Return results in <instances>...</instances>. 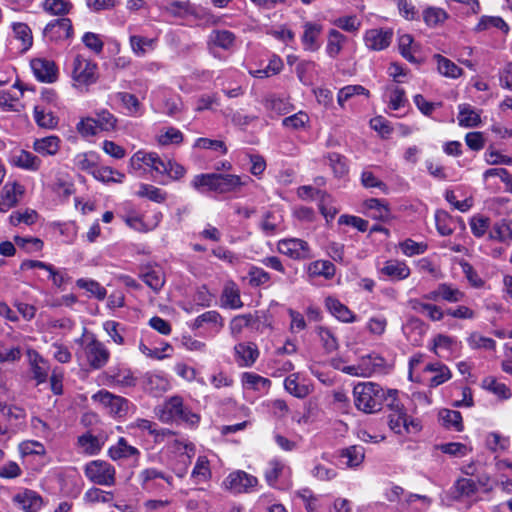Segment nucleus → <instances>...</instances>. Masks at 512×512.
I'll use <instances>...</instances> for the list:
<instances>
[{"label":"nucleus","instance_id":"nucleus-32","mask_svg":"<svg viewBox=\"0 0 512 512\" xmlns=\"http://www.w3.org/2000/svg\"><path fill=\"white\" fill-rule=\"evenodd\" d=\"M346 41L347 38L345 35L336 29H331L327 35V44L325 48L327 55L332 59L337 58L342 52Z\"/></svg>","mask_w":512,"mask_h":512},{"label":"nucleus","instance_id":"nucleus-63","mask_svg":"<svg viewBox=\"0 0 512 512\" xmlns=\"http://www.w3.org/2000/svg\"><path fill=\"white\" fill-rule=\"evenodd\" d=\"M145 385L151 392H164L168 389L169 382L160 374L147 373L145 376Z\"/></svg>","mask_w":512,"mask_h":512},{"label":"nucleus","instance_id":"nucleus-24","mask_svg":"<svg viewBox=\"0 0 512 512\" xmlns=\"http://www.w3.org/2000/svg\"><path fill=\"white\" fill-rule=\"evenodd\" d=\"M381 274L392 280H404L411 274V270L405 262L399 260H388L380 269Z\"/></svg>","mask_w":512,"mask_h":512},{"label":"nucleus","instance_id":"nucleus-26","mask_svg":"<svg viewBox=\"0 0 512 512\" xmlns=\"http://www.w3.org/2000/svg\"><path fill=\"white\" fill-rule=\"evenodd\" d=\"M14 501L26 512H37L43 505L41 496L32 490L18 493L15 495Z\"/></svg>","mask_w":512,"mask_h":512},{"label":"nucleus","instance_id":"nucleus-62","mask_svg":"<svg viewBox=\"0 0 512 512\" xmlns=\"http://www.w3.org/2000/svg\"><path fill=\"white\" fill-rule=\"evenodd\" d=\"M113 499V493L108 491H103L100 488L92 487L88 489L83 497L85 503L95 504V503H107Z\"/></svg>","mask_w":512,"mask_h":512},{"label":"nucleus","instance_id":"nucleus-43","mask_svg":"<svg viewBox=\"0 0 512 512\" xmlns=\"http://www.w3.org/2000/svg\"><path fill=\"white\" fill-rule=\"evenodd\" d=\"M135 194L139 198H147L155 203H163L167 199V193L165 191L154 185L145 183L139 185V189Z\"/></svg>","mask_w":512,"mask_h":512},{"label":"nucleus","instance_id":"nucleus-22","mask_svg":"<svg viewBox=\"0 0 512 512\" xmlns=\"http://www.w3.org/2000/svg\"><path fill=\"white\" fill-rule=\"evenodd\" d=\"M221 306L229 309H240L243 307V302L240 297V289L238 285L230 280L224 284L221 297Z\"/></svg>","mask_w":512,"mask_h":512},{"label":"nucleus","instance_id":"nucleus-15","mask_svg":"<svg viewBox=\"0 0 512 512\" xmlns=\"http://www.w3.org/2000/svg\"><path fill=\"white\" fill-rule=\"evenodd\" d=\"M35 77L45 83H53L57 80L58 69L52 60L45 58L33 59L30 63Z\"/></svg>","mask_w":512,"mask_h":512},{"label":"nucleus","instance_id":"nucleus-45","mask_svg":"<svg viewBox=\"0 0 512 512\" xmlns=\"http://www.w3.org/2000/svg\"><path fill=\"white\" fill-rule=\"evenodd\" d=\"M491 28H496L504 33H507L509 31L508 24L499 16H482L478 22V24L475 26L474 31L475 32H483L486 30H489Z\"/></svg>","mask_w":512,"mask_h":512},{"label":"nucleus","instance_id":"nucleus-21","mask_svg":"<svg viewBox=\"0 0 512 512\" xmlns=\"http://www.w3.org/2000/svg\"><path fill=\"white\" fill-rule=\"evenodd\" d=\"M303 35L301 41L307 51H317L320 47L318 38L320 37L323 26L315 22H305L303 25Z\"/></svg>","mask_w":512,"mask_h":512},{"label":"nucleus","instance_id":"nucleus-60","mask_svg":"<svg viewBox=\"0 0 512 512\" xmlns=\"http://www.w3.org/2000/svg\"><path fill=\"white\" fill-rule=\"evenodd\" d=\"M94 119L101 131H112L116 128L117 118L106 109L97 111Z\"/></svg>","mask_w":512,"mask_h":512},{"label":"nucleus","instance_id":"nucleus-39","mask_svg":"<svg viewBox=\"0 0 512 512\" xmlns=\"http://www.w3.org/2000/svg\"><path fill=\"white\" fill-rule=\"evenodd\" d=\"M14 38L21 42V50L23 52L29 50L33 44V35L30 27L23 22L12 23Z\"/></svg>","mask_w":512,"mask_h":512},{"label":"nucleus","instance_id":"nucleus-41","mask_svg":"<svg viewBox=\"0 0 512 512\" xmlns=\"http://www.w3.org/2000/svg\"><path fill=\"white\" fill-rule=\"evenodd\" d=\"M400 54L410 63H418L415 53L418 51V45L414 43L410 34H403L398 38Z\"/></svg>","mask_w":512,"mask_h":512},{"label":"nucleus","instance_id":"nucleus-8","mask_svg":"<svg viewBox=\"0 0 512 512\" xmlns=\"http://www.w3.org/2000/svg\"><path fill=\"white\" fill-rule=\"evenodd\" d=\"M279 253L293 260H308L313 257L312 250L307 241L300 238L281 239L277 243Z\"/></svg>","mask_w":512,"mask_h":512},{"label":"nucleus","instance_id":"nucleus-4","mask_svg":"<svg viewBox=\"0 0 512 512\" xmlns=\"http://www.w3.org/2000/svg\"><path fill=\"white\" fill-rule=\"evenodd\" d=\"M83 472L85 477L95 485L112 487L116 484V469L107 461H90L85 464Z\"/></svg>","mask_w":512,"mask_h":512},{"label":"nucleus","instance_id":"nucleus-12","mask_svg":"<svg viewBox=\"0 0 512 512\" xmlns=\"http://www.w3.org/2000/svg\"><path fill=\"white\" fill-rule=\"evenodd\" d=\"M253 182L249 176L217 173V194L240 193L242 188Z\"/></svg>","mask_w":512,"mask_h":512},{"label":"nucleus","instance_id":"nucleus-6","mask_svg":"<svg viewBox=\"0 0 512 512\" xmlns=\"http://www.w3.org/2000/svg\"><path fill=\"white\" fill-rule=\"evenodd\" d=\"M92 400L103 406L113 417H125L128 414L130 401L107 390H100L92 396Z\"/></svg>","mask_w":512,"mask_h":512},{"label":"nucleus","instance_id":"nucleus-34","mask_svg":"<svg viewBox=\"0 0 512 512\" xmlns=\"http://www.w3.org/2000/svg\"><path fill=\"white\" fill-rule=\"evenodd\" d=\"M489 237L503 243L512 242V219H501L496 222L489 233Z\"/></svg>","mask_w":512,"mask_h":512},{"label":"nucleus","instance_id":"nucleus-2","mask_svg":"<svg viewBox=\"0 0 512 512\" xmlns=\"http://www.w3.org/2000/svg\"><path fill=\"white\" fill-rule=\"evenodd\" d=\"M156 414L163 423L177 422L196 427L200 422V415L186 406L180 396L167 399L156 409Z\"/></svg>","mask_w":512,"mask_h":512},{"label":"nucleus","instance_id":"nucleus-52","mask_svg":"<svg viewBox=\"0 0 512 512\" xmlns=\"http://www.w3.org/2000/svg\"><path fill=\"white\" fill-rule=\"evenodd\" d=\"M110 382L121 387H133L136 385V377L133 372L127 368L117 369L110 375Z\"/></svg>","mask_w":512,"mask_h":512},{"label":"nucleus","instance_id":"nucleus-23","mask_svg":"<svg viewBox=\"0 0 512 512\" xmlns=\"http://www.w3.org/2000/svg\"><path fill=\"white\" fill-rule=\"evenodd\" d=\"M11 163L19 168L37 171L41 166V159L26 150L15 151L11 156Z\"/></svg>","mask_w":512,"mask_h":512},{"label":"nucleus","instance_id":"nucleus-1","mask_svg":"<svg viewBox=\"0 0 512 512\" xmlns=\"http://www.w3.org/2000/svg\"><path fill=\"white\" fill-rule=\"evenodd\" d=\"M398 393L396 389H384L374 382H360L353 388L354 404L364 413H376Z\"/></svg>","mask_w":512,"mask_h":512},{"label":"nucleus","instance_id":"nucleus-46","mask_svg":"<svg viewBox=\"0 0 512 512\" xmlns=\"http://www.w3.org/2000/svg\"><path fill=\"white\" fill-rule=\"evenodd\" d=\"M335 266L328 260H316L310 263L308 272L313 277L322 276L326 279H331L335 275Z\"/></svg>","mask_w":512,"mask_h":512},{"label":"nucleus","instance_id":"nucleus-18","mask_svg":"<svg viewBox=\"0 0 512 512\" xmlns=\"http://www.w3.org/2000/svg\"><path fill=\"white\" fill-rule=\"evenodd\" d=\"M427 373L433 374L430 378L425 379L431 388L447 382L452 377L450 369L439 361L426 364L423 369L424 376Z\"/></svg>","mask_w":512,"mask_h":512},{"label":"nucleus","instance_id":"nucleus-10","mask_svg":"<svg viewBox=\"0 0 512 512\" xmlns=\"http://www.w3.org/2000/svg\"><path fill=\"white\" fill-rule=\"evenodd\" d=\"M138 480L142 490L148 493H155L163 489L159 480H164L169 486L173 484L172 476L166 475L155 468L142 470L138 475Z\"/></svg>","mask_w":512,"mask_h":512},{"label":"nucleus","instance_id":"nucleus-20","mask_svg":"<svg viewBox=\"0 0 512 512\" xmlns=\"http://www.w3.org/2000/svg\"><path fill=\"white\" fill-rule=\"evenodd\" d=\"M236 362L240 367H251L259 357V350L255 343L242 342L234 347Z\"/></svg>","mask_w":512,"mask_h":512},{"label":"nucleus","instance_id":"nucleus-50","mask_svg":"<svg viewBox=\"0 0 512 512\" xmlns=\"http://www.w3.org/2000/svg\"><path fill=\"white\" fill-rule=\"evenodd\" d=\"M23 192V187L16 182L5 184L2 190V200L6 205L4 208L10 210L15 207L18 203V196L22 195Z\"/></svg>","mask_w":512,"mask_h":512},{"label":"nucleus","instance_id":"nucleus-3","mask_svg":"<svg viewBox=\"0 0 512 512\" xmlns=\"http://www.w3.org/2000/svg\"><path fill=\"white\" fill-rule=\"evenodd\" d=\"M386 407L389 410L388 426L394 433L404 435L421 430L419 421L407 414V410L398 398V395L392 396L390 401L386 403Z\"/></svg>","mask_w":512,"mask_h":512},{"label":"nucleus","instance_id":"nucleus-37","mask_svg":"<svg viewBox=\"0 0 512 512\" xmlns=\"http://www.w3.org/2000/svg\"><path fill=\"white\" fill-rule=\"evenodd\" d=\"M212 473L210 469L209 460L206 456H199L195 466L191 472V480L195 484L208 482L211 479Z\"/></svg>","mask_w":512,"mask_h":512},{"label":"nucleus","instance_id":"nucleus-61","mask_svg":"<svg viewBox=\"0 0 512 512\" xmlns=\"http://www.w3.org/2000/svg\"><path fill=\"white\" fill-rule=\"evenodd\" d=\"M96 160L97 156L93 152L81 153L75 157L74 163L79 170L88 172L93 175V171H95L97 167Z\"/></svg>","mask_w":512,"mask_h":512},{"label":"nucleus","instance_id":"nucleus-48","mask_svg":"<svg viewBox=\"0 0 512 512\" xmlns=\"http://www.w3.org/2000/svg\"><path fill=\"white\" fill-rule=\"evenodd\" d=\"M340 457L346 459V466L353 468L359 466L365 457L364 448L359 445L350 446L341 450Z\"/></svg>","mask_w":512,"mask_h":512},{"label":"nucleus","instance_id":"nucleus-19","mask_svg":"<svg viewBox=\"0 0 512 512\" xmlns=\"http://www.w3.org/2000/svg\"><path fill=\"white\" fill-rule=\"evenodd\" d=\"M108 455L114 461L121 459H134V466H137L140 451L136 447L129 445L124 437H120L117 443L109 448Z\"/></svg>","mask_w":512,"mask_h":512},{"label":"nucleus","instance_id":"nucleus-9","mask_svg":"<svg viewBox=\"0 0 512 512\" xmlns=\"http://www.w3.org/2000/svg\"><path fill=\"white\" fill-rule=\"evenodd\" d=\"M130 168L134 172L154 171L157 174L165 171L164 159L155 152L137 151L129 161Z\"/></svg>","mask_w":512,"mask_h":512},{"label":"nucleus","instance_id":"nucleus-57","mask_svg":"<svg viewBox=\"0 0 512 512\" xmlns=\"http://www.w3.org/2000/svg\"><path fill=\"white\" fill-rule=\"evenodd\" d=\"M360 371L365 373L363 377H370L377 368L382 367L383 358L378 355H367L360 359L358 362Z\"/></svg>","mask_w":512,"mask_h":512},{"label":"nucleus","instance_id":"nucleus-14","mask_svg":"<svg viewBox=\"0 0 512 512\" xmlns=\"http://www.w3.org/2000/svg\"><path fill=\"white\" fill-rule=\"evenodd\" d=\"M392 38V29L373 28L365 32L364 42L368 49L381 51L389 47L392 42Z\"/></svg>","mask_w":512,"mask_h":512},{"label":"nucleus","instance_id":"nucleus-27","mask_svg":"<svg viewBox=\"0 0 512 512\" xmlns=\"http://www.w3.org/2000/svg\"><path fill=\"white\" fill-rule=\"evenodd\" d=\"M191 187L201 194L216 193L217 173H202L195 175L190 183Z\"/></svg>","mask_w":512,"mask_h":512},{"label":"nucleus","instance_id":"nucleus-64","mask_svg":"<svg viewBox=\"0 0 512 512\" xmlns=\"http://www.w3.org/2000/svg\"><path fill=\"white\" fill-rule=\"evenodd\" d=\"M211 41L222 49H230L235 43V35L228 30H216L211 34Z\"/></svg>","mask_w":512,"mask_h":512},{"label":"nucleus","instance_id":"nucleus-51","mask_svg":"<svg viewBox=\"0 0 512 512\" xmlns=\"http://www.w3.org/2000/svg\"><path fill=\"white\" fill-rule=\"evenodd\" d=\"M441 300L448 303H459L464 300L466 294L452 283H440Z\"/></svg>","mask_w":512,"mask_h":512},{"label":"nucleus","instance_id":"nucleus-36","mask_svg":"<svg viewBox=\"0 0 512 512\" xmlns=\"http://www.w3.org/2000/svg\"><path fill=\"white\" fill-rule=\"evenodd\" d=\"M480 122V114L471 105H459L458 124L461 127H476L480 124Z\"/></svg>","mask_w":512,"mask_h":512},{"label":"nucleus","instance_id":"nucleus-56","mask_svg":"<svg viewBox=\"0 0 512 512\" xmlns=\"http://www.w3.org/2000/svg\"><path fill=\"white\" fill-rule=\"evenodd\" d=\"M467 343L471 349L495 350L496 341L492 338L485 337L478 332H472L467 337Z\"/></svg>","mask_w":512,"mask_h":512},{"label":"nucleus","instance_id":"nucleus-53","mask_svg":"<svg viewBox=\"0 0 512 512\" xmlns=\"http://www.w3.org/2000/svg\"><path fill=\"white\" fill-rule=\"evenodd\" d=\"M356 95L370 96L369 91L362 85H347L341 88L337 95L338 104L343 107L344 103Z\"/></svg>","mask_w":512,"mask_h":512},{"label":"nucleus","instance_id":"nucleus-29","mask_svg":"<svg viewBox=\"0 0 512 512\" xmlns=\"http://www.w3.org/2000/svg\"><path fill=\"white\" fill-rule=\"evenodd\" d=\"M60 143L61 140L58 136L51 135L36 139L33 143V149L42 156H53L58 153Z\"/></svg>","mask_w":512,"mask_h":512},{"label":"nucleus","instance_id":"nucleus-49","mask_svg":"<svg viewBox=\"0 0 512 512\" xmlns=\"http://www.w3.org/2000/svg\"><path fill=\"white\" fill-rule=\"evenodd\" d=\"M439 419L442 425L448 429L463 430L462 416L459 411L443 409L439 412Z\"/></svg>","mask_w":512,"mask_h":512},{"label":"nucleus","instance_id":"nucleus-30","mask_svg":"<svg viewBox=\"0 0 512 512\" xmlns=\"http://www.w3.org/2000/svg\"><path fill=\"white\" fill-rule=\"evenodd\" d=\"M77 443L85 454L93 456L101 451L104 445V439L100 436L92 435L91 433H85L78 437Z\"/></svg>","mask_w":512,"mask_h":512},{"label":"nucleus","instance_id":"nucleus-54","mask_svg":"<svg viewBox=\"0 0 512 512\" xmlns=\"http://www.w3.org/2000/svg\"><path fill=\"white\" fill-rule=\"evenodd\" d=\"M42 7L50 15L64 16L69 13L72 4L66 0H45Z\"/></svg>","mask_w":512,"mask_h":512},{"label":"nucleus","instance_id":"nucleus-59","mask_svg":"<svg viewBox=\"0 0 512 512\" xmlns=\"http://www.w3.org/2000/svg\"><path fill=\"white\" fill-rule=\"evenodd\" d=\"M34 119L38 126L45 129H53L58 124V119L52 112H46L39 106L34 108Z\"/></svg>","mask_w":512,"mask_h":512},{"label":"nucleus","instance_id":"nucleus-25","mask_svg":"<svg viewBox=\"0 0 512 512\" xmlns=\"http://www.w3.org/2000/svg\"><path fill=\"white\" fill-rule=\"evenodd\" d=\"M285 390L296 398H305L313 391V386L299 381V374L292 373L284 380Z\"/></svg>","mask_w":512,"mask_h":512},{"label":"nucleus","instance_id":"nucleus-13","mask_svg":"<svg viewBox=\"0 0 512 512\" xmlns=\"http://www.w3.org/2000/svg\"><path fill=\"white\" fill-rule=\"evenodd\" d=\"M44 36L53 42L68 40L73 36V26L69 18H59L49 22L44 28Z\"/></svg>","mask_w":512,"mask_h":512},{"label":"nucleus","instance_id":"nucleus-58","mask_svg":"<svg viewBox=\"0 0 512 512\" xmlns=\"http://www.w3.org/2000/svg\"><path fill=\"white\" fill-rule=\"evenodd\" d=\"M459 344L460 343L456 338L444 334H439L433 339V351L437 355L441 356L438 350H445L452 353L458 348Z\"/></svg>","mask_w":512,"mask_h":512},{"label":"nucleus","instance_id":"nucleus-55","mask_svg":"<svg viewBox=\"0 0 512 512\" xmlns=\"http://www.w3.org/2000/svg\"><path fill=\"white\" fill-rule=\"evenodd\" d=\"M103 329L114 343H116L118 345L125 344V339H124L123 334L126 331V329L119 322H116L113 320L105 321L103 323Z\"/></svg>","mask_w":512,"mask_h":512},{"label":"nucleus","instance_id":"nucleus-42","mask_svg":"<svg viewBox=\"0 0 512 512\" xmlns=\"http://www.w3.org/2000/svg\"><path fill=\"white\" fill-rule=\"evenodd\" d=\"M434 59L437 62V69L441 75L453 79L459 78L462 75L463 70L450 59L440 54L435 55Z\"/></svg>","mask_w":512,"mask_h":512},{"label":"nucleus","instance_id":"nucleus-47","mask_svg":"<svg viewBox=\"0 0 512 512\" xmlns=\"http://www.w3.org/2000/svg\"><path fill=\"white\" fill-rule=\"evenodd\" d=\"M133 53L139 57L144 56L148 51L153 50L156 44L155 39L132 35L129 39Z\"/></svg>","mask_w":512,"mask_h":512},{"label":"nucleus","instance_id":"nucleus-31","mask_svg":"<svg viewBox=\"0 0 512 512\" xmlns=\"http://www.w3.org/2000/svg\"><path fill=\"white\" fill-rule=\"evenodd\" d=\"M115 97L123 104L129 116L141 117L144 114L143 105L134 94L118 92L115 94Z\"/></svg>","mask_w":512,"mask_h":512},{"label":"nucleus","instance_id":"nucleus-16","mask_svg":"<svg viewBox=\"0 0 512 512\" xmlns=\"http://www.w3.org/2000/svg\"><path fill=\"white\" fill-rule=\"evenodd\" d=\"M27 357L32 379L36 381L37 385L45 383L50 369L48 362L34 349L27 350Z\"/></svg>","mask_w":512,"mask_h":512},{"label":"nucleus","instance_id":"nucleus-7","mask_svg":"<svg viewBox=\"0 0 512 512\" xmlns=\"http://www.w3.org/2000/svg\"><path fill=\"white\" fill-rule=\"evenodd\" d=\"M258 485V479L243 470L231 472L223 481V487L234 494L251 493Z\"/></svg>","mask_w":512,"mask_h":512},{"label":"nucleus","instance_id":"nucleus-11","mask_svg":"<svg viewBox=\"0 0 512 512\" xmlns=\"http://www.w3.org/2000/svg\"><path fill=\"white\" fill-rule=\"evenodd\" d=\"M73 79L83 85H90L97 80V65L80 55L76 56L73 65Z\"/></svg>","mask_w":512,"mask_h":512},{"label":"nucleus","instance_id":"nucleus-40","mask_svg":"<svg viewBox=\"0 0 512 512\" xmlns=\"http://www.w3.org/2000/svg\"><path fill=\"white\" fill-rule=\"evenodd\" d=\"M263 105L267 111L270 113V117H276L280 115H285L290 112L291 105L274 95L268 96L263 100Z\"/></svg>","mask_w":512,"mask_h":512},{"label":"nucleus","instance_id":"nucleus-38","mask_svg":"<svg viewBox=\"0 0 512 512\" xmlns=\"http://www.w3.org/2000/svg\"><path fill=\"white\" fill-rule=\"evenodd\" d=\"M242 383L248 389L259 392H267L271 387V380L253 372L242 374Z\"/></svg>","mask_w":512,"mask_h":512},{"label":"nucleus","instance_id":"nucleus-33","mask_svg":"<svg viewBox=\"0 0 512 512\" xmlns=\"http://www.w3.org/2000/svg\"><path fill=\"white\" fill-rule=\"evenodd\" d=\"M326 306L329 311L340 321L345 323H352L356 321L355 314L338 299L331 297L327 298Z\"/></svg>","mask_w":512,"mask_h":512},{"label":"nucleus","instance_id":"nucleus-44","mask_svg":"<svg viewBox=\"0 0 512 512\" xmlns=\"http://www.w3.org/2000/svg\"><path fill=\"white\" fill-rule=\"evenodd\" d=\"M76 286L85 290L90 296L95 297L97 300H104L107 295V290L99 282L93 279L80 278L76 281Z\"/></svg>","mask_w":512,"mask_h":512},{"label":"nucleus","instance_id":"nucleus-17","mask_svg":"<svg viewBox=\"0 0 512 512\" xmlns=\"http://www.w3.org/2000/svg\"><path fill=\"white\" fill-rule=\"evenodd\" d=\"M408 306L416 313L424 315L430 321L439 322L444 319L446 310L444 311L440 306L421 299L412 298L408 301Z\"/></svg>","mask_w":512,"mask_h":512},{"label":"nucleus","instance_id":"nucleus-5","mask_svg":"<svg viewBox=\"0 0 512 512\" xmlns=\"http://www.w3.org/2000/svg\"><path fill=\"white\" fill-rule=\"evenodd\" d=\"M77 342L83 344L84 355L91 369L99 370L109 362V349L94 334H90L85 343L83 340H77Z\"/></svg>","mask_w":512,"mask_h":512},{"label":"nucleus","instance_id":"nucleus-35","mask_svg":"<svg viewBox=\"0 0 512 512\" xmlns=\"http://www.w3.org/2000/svg\"><path fill=\"white\" fill-rule=\"evenodd\" d=\"M482 387L490 393L496 395L499 399L507 400L511 398V389L503 382L498 381L493 376H487L482 380Z\"/></svg>","mask_w":512,"mask_h":512},{"label":"nucleus","instance_id":"nucleus-28","mask_svg":"<svg viewBox=\"0 0 512 512\" xmlns=\"http://www.w3.org/2000/svg\"><path fill=\"white\" fill-rule=\"evenodd\" d=\"M141 278L155 292H159L165 284V275L159 266L146 267Z\"/></svg>","mask_w":512,"mask_h":512}]
</instances>
